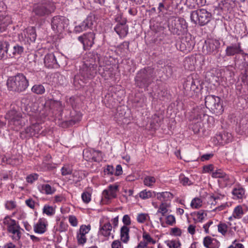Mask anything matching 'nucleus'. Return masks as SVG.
<instances>
[{"mask_svg": "<svg viewBox=\"0 0 248 248\" xmlns=\"http://www.w3.org/2000/svg\"><path fill=\"white\" fill-rule=\"evenodd\" d=\"M205 104L207 108L217 115L221 114L224 111L222 102L218 96L207 95L205 98Z\"/></svg>", "mask_w": 248, "mask_h": 248, "instance_id": "6", "label": "nucleus"}, {"mask_svg": "<svg viewBox=\"0 0 248 248\" xmlns=\"http://www.w3.org/2000/svg\"><path fill=\"white\" fill-rule=\"evenodd\" d=\"M91 229V226L90 225H81L80 227V229L79 230V233L86 235L88 232L90 231Z\"/></svg>", "mask_w": 248, "mask_h": 248, "instance_id": "58", "label": "nucleus"}, {"mask_svg": "<svg viewBox=\"0 0 248 248\" xmlns=\"http://www.w3.org/2000/svg\"><path fill=\"white\" fill-rule=\"evenodd\" d=\"M42 189L46 195H51L56 191V189L49 184L43 185L42 186Z\"/></svg>", "mask_w": 248, "mask_h": 248, "instance_id": "46", "label": "nucleus"}, {"mask_svg": "<svg viewBox=\"0 0 248 248\" xmlns=\"http://www.w3.org/2000/svg\"><path fill=\"white\" fill-rule=\"evenodd\" d=\"M9 119V123L11 125H14V128H19L22 125V115L15 110H11L7 114Z\"/></svg>", "mask_w": 248, "mask_h": 248, "instance_id": "13", "label": "nucleus"}, {"mask_svg": "<svg viewBox=\"0 0 248 248\" xmlns=\"http://www.w3.org/2000/svg\"><path fill=\"white\" fill-rule=\"evenodd\" d=\"M205 3V0H186V4L192 8H196V6L204 5Z\"/></svg>", "mask_w": 248, "mask_h": 248, "instance_id": "36", "label": "nucleus"}, {"mask_svg": "<svg viewBox=\"0 0 248 248\" xmlns=\"http://www.w3.org/2000/svg\"><path fill=\"white\" fill-rule=\"evenodd\" d=\"M215 138L218 143L223 144L231 141L232 140V136L231 134L227 132L220 133L216 135Z\"/></svg>", "mask_w": 248, "mask_h": 248, "instance_id": "26", "label": "nucleus"}, {"mask_svg": "<svg viewBox=\"0 0 248 248\" xmlns=\"http://www.w3.org/2000/svg\"><path fill=\"white\" fill-rule=\"evenodd\" d=\"M7 85L10 91L21 92L28 88L29 81L23 74H18L8 79Z\"/></svg>", "mask_w": 248, "mask_h": 248, "instance_id": "1", "label": "nucleus"}, {"mask_svg": "<svg viewBox=\"0 0 248 248\" xmlns=\"http://www.w3.org/2000/svg\"><path fill=\"white\" fill-rule=\"evenodd\" d=\"M44 64L48 68H57L59 65L53 53L47 54L44 58Z\"/></svg>", "mask_w": 248, "mask_h": 248, "instance_id": "20", "label": "nucleus"}, {"mask_svg": "<svg viewBox=\"0 0 248 248\" xmlns=\"http://www.w3.org/2000/svg\"><path fill=\"white\" fill-rule=\"evenodd\" d=\"M217 227L218 232L222 235H225L228 230V226L227 224L225 223H220L217 225Z\"/></svg>", "mask_w": 248, "mask_h": 248, "instance_id": "52", "label": "nucleus"}, {"mask_svg": "<svg viewBox=\"0 0 248 248\" xmlns=\"http://www.w3.org/2000/svg\"><path fill=\"white\" fill-rule=\"evenodd\" d=\"M180 182L184 186H190L195 183V180L193 176L190 175V177H186L183 174H180L179 176Z\"/></svg>", "mask_w": 248, "mask_h": 248, "instance_id": "30", "label": "nucleus"}, {"mask_svg": "<svg viewBox=\"0 0 248 248\" xmlns=\"http://www.w3.org/2000/svg\"><path fill=\"white\" fill-rule=\"evenodd\" d=\"M38 105L37 103H33L31 106L26 107V111L28 115L31 116L35 117L38 113Z\"/></svg>", "mask_w": 248, "mask_h": 248, "instance_id": "34", "label": "nucleus"}, {"mask_svg": "<svg viewBox=\"0 0 248 248\" xmlns=\"http://www.w3.org/2000/svg\"><path fill=\"white\" fill-rule=\"evenodd\" d=\"M118 187L119 186L116 184L109 185L107 189L103 190L102 198L107 200L115 198L119 191Z\"/></svg>", "mask_w": 248, "mask_h": 248, "instance_id": "16", "label": "nucleus"}, {"mask_svg": "<svg viewBox=\"0 0 248 248\" xmlns=\"http://www.w3.org/2000/svg\"><path fill=\"white\" fill-rule=\"evenodd\" d=\"M196 216L197 217V220L198 221L202 222L205 217L206 216V214L204 212V211L200 210L197 212V213L196 214Z\"/></svg>", "mask_w": 248, "mask_h": 248, "instance_id": "57", "label": "nucleus"}, {"mask_svg": "<svg viewBox=\"0 0 248 248\" xmlns=\"http://www.w3.org/2000/svg\"><path fill=\"white\" fill-rule=\"evenodd\" d=\"M196 113V111L194 112ZM208 115L206 114L202 109L196 111V113L193 116V120L197 121V123L202 122L208 118Z\"/></svg>", "mask_w": 248, "mask_h": 248, "instance_id": "33", "label": "nucleus"}, {"mask_svg": "<svg viewBox=\"0 0 248 248\" xmlns=\"http://www.w3.org/2000/svg\"><path fill=\"white\" fill-rule=\"evenodd\" d=\"M193 47L192 41L187 37L183 39L179 44V50L184 53L189 52Z\"/></svg>", "mask_w": 248, "mask_h": 248, "instance_id": "23", "label": "nucleus"}, {"mask_svg": "<svg viewBox=\"0 0 248 248\" xmlns=\"http://www.w3.org/2000/svg\"><path fill=\"white\" fill-rule=\"evenodd\" d=\"M168 27L171 33L180 35L186 31L187 25L184 18L171 16L169 18Z\"/></svg>", "mask_w": 248, "mask_h": 248, "instance_id": "4", "label": "nucleus"}, {"mask_svg": "<svg viewBox=\"0 0 248 248\" xmlns=\"http://www.w3.org/2000/svg\"><path fill=\"white\" fill-rule=\"evenodd\" d=\"M199 86L200 82L198 79L189 77L184 84L185 93L187 96H193L200 91Z\"/></svg>", "mask_w": 248, "mask_h": 248, "instance_id": "8", "label": "nucleus"}, {"mask_svg": "<svg viewBox=\"0 0 248 248\" xmlns=\"http://www.w3.org/2000/svg\"><path fill=\"white\" fill-rule=\"evenodd\" d=\"M220 46V43L219 40L209 39L205 41L203 51L206 54L216 55L218 52Z\"/></svg>", "mask_w": 248, "mask_h": 248, "instance_id": "12", "label": "nucleus"}, {"mask_svg": "<svg viewBox=\"0 0 248 248\" xmlns=\"http://www.w3.org/2000/svg\"><path fill=\"white\" fill-rule=\"evenodd\" d=\"M54 6L52 3L44 0L34 6L33 12L39 16L48 15L54 11Z\"/></svg>", "mask_w": 248, "mask_h": 248, "instance_id": "7", "label": "nucleus"}, {"mask_svg": "<svg viewBox=\"0 0 248 248\" xmlns=\"http://www.w3.org/2000/svg\"><path fill=\"white\" fill-rule=\"evenodd\" d=\"M212 14L205 9H199L191 12L190 18L195 24L201 26L207 24L211 19Z\"/></svg>", "mask_w": 248, "mask_h": 248, "instance_id": "5", "label": "nucleus"}, {"mask_svg": "<svg viewBox=\"0 0 248 248\" xmlns=\"http://www.w3.org/2000/svg\"><path fill=\"white\" fill-rule=\"evenodd\" d=\"M31 91L37 94H42L45 92V88L42 84H35L32 87Z\"/></svg>", "mask_w": 248, "mask_h": 248, "instance_id": "43", "label": "nucleus"}, {"mask_svg": "<svg viewBox=\"0 0 248 248\" xmlns=\"http://www.w3.org/2000/svg\"><path fill=\"white\" fill-rule=\"evenodd\" d=\"M23 46L18 44L10 45L8 43V46L7 48V55L10 57H14L21 55L24 51Z\"/></svg>", "mask_w": 248, "mask_h": 248, "instance_id": "19", "label": "nucleus"}, {"mask_svg": "<svg viewBox=\"0 0 248 248\" xmlns=\"http://www.w3.org/2000/svg\"><path fill=\"white\" fill-rule=\"evenodd\" d=\"M203 244L206 248H218L220 246V243L218 240L209 236L204 238Z\"/></svg>", "mask_w": 248, "mask_h": 248, "instance_id": "24", "label": "nucleus"}, {"mask_svg": "<svg viewBox=\"0 0 248 248\" xmlns=\"http://www.w3.org/2000/svg\"><path fill=\"white\" fill-rule=\"evenodd\" d=\"M155 196V193L151 190H144L139 193V197L143 199H148Z\"/></svg>", "mask_w": 248, "mask_h": 248, "instance_id": "39", "label": "nucleus"}, {"mask_svg": "<svg viewBox=\"0 0 248 248\" xmlns=\"http://www.w3.org/2000/svg\"><path fill=\"white\" fill-rule=\"evenodd\" d=\"M81 198L84 203H88L91 201V194L87 191H84L81 195Z\"/></svg>", "mask_w": 248, "mask_h": 248, "instance_id": "53", "label": "nucleus"}, {"mask_svg": "<svg viewBox=\"0 0 248 248\" xmlns=\"http://www.w3.org/2000/svg\"><path fill=\"white\" fill-rule=\"evenodd\" d=\"M243 51L241 43L237 42L234 44H232L227 46L225 50V54L227 56H232L236 54H241Z\"/></svg>", "mask_w": 248, "mask_h": 248, "instance_id": "18", "label": "nucleus"}, {"mask_svg": "<svg viewBox=\"0 0 248 248\" xmlns=\"http://www.w3.org/2000/svg\"><path fill=\"white\" fill-rule=\"evenodd\" d=\"M5 207L7 210H13L16 207V202L13 200L7 201L5 203Z\"/></svg>", "mask_w": 248, "mask_h": 248, "instance_id": "50", "label": "nucleus"}, {"mask_svg": "<svg viewBox=\"0 0 248 248\" xmlns=\"http://www.w3.org/2000/svg\"><path fill=\"white\" fill-rule=\"evenodd\" d=\"M228 248H244L243 245L236 240L233 241Z\"/></svg>", "mask_w": 248, "mask_h": 248, "instance_id": "63", "label": "nucleus"}, {"mask_svg": "<svg viewBox=\"0 0 248 248\" xmlns=\"http://www.w3.org/2000/svg\"><path fill=\"white\" fill-rule=\"evenodd\" d=\"M77 238L79 245H83L87 241L85 235L81 234L79 232H78Z\"/></svg>", "mask_w": 248, "mask_h": 248, "instance_id": "55", "label": "nucleus"}, {"mask_svg": "<svg viewBox=\"0 0 248 248\" xmlns=\"http://www.w3.org/2000/svg\"><path fill=\"white\" fill-rule=\"evenodd\" d=\"M68 24V20L64 16H57L51 20V27L56 33H61Z\"/></svg>", "mask_w": 248, "mask_h": 248, "instance_id": "11", "label": "nucleus"}, {"mask_svg": "<svg viewBox=\"0 0 248 248\" xmlns=\"http://www.w3.org/2000/svg\"><path fill=\"white\" fill-rule=\"evenodd\" d=\"M122 221L124 224L123 225H125L126 226H129L131 224V220L129 215H125L124 216Z\"/></svg>", "mask_w": 248, "mask_h": 248, "instance_id": "60", "label": "nucleus"}, {"mask_svg": "<svg viewBox=\"0 0 248 248\" xmlns=\"http://www.w3.org/2000/svg\"><path fill=\"white\" fill-rule=\"evenodd\" d=\"M38 175L36 173L30 174L26 178V180L28 183H32L34 181L37 180Z\"/></svg>", "mask_w": 248, "mask_h": 248, "instance_id": "61", "label": "nucleus"}, {"mask_svg": "<svg viewBox=\"0 0 248 248\" xmlns=\"http://www.w3.org/2000/svg\"><path fill=\"white\" fill-rule=\"evenodd\" d=\"M25 37L29 38L32 42H34L36 38V31L34 28L30 27L24 31Z\"/></svg>", "mask_w": 248, "mask_h": 248, "instance_id": "32", "label": "nucleus"}, {"mask_svg": "<svg viewBox=\"0 0 248 248\" xmlns=\"http://www.w3.org/2000/svg\"><path fill=\"white\" fill-rule=\"evenodd\" d=\"M232 193L233 196V199H242L245 196V190L243 187L237 186L233 188Z\"/></svg>", "mask_w": 248, "mask_h": 248, "instance_id": "29", "label": "nucleus"}, {"mask_svg": "<svg viewBox=\"0 0 248 248\" xmlns=\"http://www.w3.org/2000/svg\"><path fill=\"white\" fill-rule=\"evenodd\" d=\"M169 205L164 202H162L158 207L156 215L161 214L162 216H165L168 211Z\"/></svg>", "mask_w": 248, "mask_h": 248, "instance_id": "38", "label": "nucleus"}, {"mask_svg": "<svg viewBox=\"0 0 248 248\" xmlns=\"http://www.w3.org/2000/svg\"><path fill=\"white\" fill-rule=\"evenodd\" d=\"M46 105L48 106L51 109L61 111L62 109V103L61 101L49 99L46 102Z\"/></svg>", "mask_w": 248, "mask_h": 248, "instance_id": "28", "label": "nucleus"}, {"mask_svg": "<svg viewBox=\"0 0 248 248\" xmlns=\"http://www.w3.org/2000/svg\"><path fill=\"white\" fill-rule=\"evenodd\" d=\"M43 213L47 216L52 217L55 214V208L49 205L45 204L43 208Z\"/></svg>", "mask_w": 248, "mask_h": 248, "instance_id": "40", "label": "nucleus"}, {"mask_svg": "<svg viewBox=\"0 0 248 248\" xmlns=\"http://www.w3.org/2000/svg\"><path fill=\"white\" fill-rule=\"evenodd\" d=\"M115 20L117 22L114 28L116 32L121 37H125L128 32V26L126 24L127 20L121 14L117 15Z\"/></svg>", "mask_w": 248, "mask_h": 248, "instance_id": "10", "label": "nucleus"}, {"mask_svg": "<svg viewBox=\"0 0 248 248\" xmlns=\"http://www.w3.org/2000/svg\"><path fill=\"white\" fill-rule=\"evenodd\" d=\"M10 16L2 14L0 16V31H4L6 27L11 23Z\"/></svg>", "mask_w": 248, "mask_h": 248, "instance_id": "27", "label": "nucleus"}, {"mask_svg": "<svg viewBox=\"0 0 248 248\" xmlns=\"http://www.w3.org/2000/svg\"><path fill=\"white\" fill-rule=\"evenodd\" d=\"M155 76L154 69L150 67L141 70L136 76L135 81L140 88H147Z\"/></svg>", "mask_w": 248, "mask_h": 248, "instance_id": "3", "label": "nucleus"}, {"mask_svg": "<svg viewBox=\"0 0 248 248\" xmlns=\"http://www.w3.org/2000/svg\"><path fill=\"white\" fill-rule=\"evenodd\" d=\"M112 230V226L110 222L108 221L104 223H100L98 232L99 239L102 241H108L110 238L113 239L114 235Z\"/></svg>", "mask_w": 248, "mask_h": 248, "instance_id": "9", "label": "nucleus"}, {"mask_svg": "<svg viewBox=\"0 0 248 248\" xmlns=\"http://www.w3.org/2000/svg\"><path fill=\"white\" fill-rule=\"evenodd\" d=\"M232 213L233 214V217L236 219L241 218L244 214L243 208L241 205H237L234 208Z\"/></svg>", "mask_w": 248, "mask_h": 248, "instance_id": "42", "label": "nucleus"}, {"mask_svg": "<svg viewBox=\"0 0 248 248\" xmlns=\"http://www.w3.org/2000/svg\"><path fill=\"white\" fill-rule=\"evenodd\" d=\"M100 60L99 61V67L97 70V64L90 63L89 64L85 63L83 64L79 70V74L85 79H91L93 78L97 74V71L99 74L103 76V71H107L108 69L106 66H103L100 63Z\"/></svg>", "mask_w": 248, "mask_h": 248, "instance_id": "2", "label": "nucleus"}, {"mask_svg": "<svg viewBox=\"0 0 248 248\" xmlns=\"http://www.w3.org/2000/svg\"><path fill=\"white\" fill-rule=\"evenodd\" d=\"M47 223L45 218H40L38 222L34 225L33 230L35 233L43 234L46 231Z\"/></svg>", "mask_w": 248, "mask_h": 248, "instance_id": "22", "label": "nucleus"}, {"mask_svg": "<svg viewBox=\"0 0 248 248\" xmlns=\"http://www.w3.org/2000/svg\"><path fill=\"white\" fill-rule=\"evenodd\" d=\"M94 18L92 16H88L82 23L75 27L74 31L76 33H80L91 28L93 25Z\"/></svg>", "mask_w": 248, "mask_h": 248, "instance_id": "17", "label": "nucleus"}, {"mask_svg": "<svg viewBox=\"0 0 248 248\" xmlns=\"http://www.w3.org/2000/svg\"><path fill=\"white\" fill-rule=\"evenodd\" d=\"M149 219L150 216L148 214L140 213L137 216V220L140 223H144Z\"/></svg>", "mask_w": 248, "mask_h": 248, "instance_id": "44", "label": "nucleus"}, {"mask_svg": "<svg viewBox=\"0 0 248 248\" xmlns=\"http://www.w3.org/2000/svg\"><path fill=\"white\" fill-rule=\"evenodd\" d=\"M190 205L193 208H199L202 205V201L199 198H195L192 200Z\"/></svg>", "mask_w": 248, "mask_h": 248, "instance_id": "48", "label": "nucleus"}, {"mask_svg": "<svg viewBox=\"0 0 248 248\" xmlns=\"http://www.w3.org/2000/svg\"><path fill=\"white\" fill-rule=\"evenodd\" d=\"M165 220L166 223L170 226L173 225L176 222L175 218L174 216L172 215L166 216Z\"/></svg>", "mask_w": 248, "mask_h": 248, "instance_id": "54", "label": "nucleus"}, {"mask_svg": "<svg viewBox=\"0 0 248 248\" xmlns=\"http://www.w3.org/2000/svg\"><path fill=\"white\" fill-rule=\"evenodd\" d=\"M19 227L17 225L16 227H15L11 230L8 231L9 232H10L13 234V238L14 239L18 240L21 237V232L19 230Z\"/></svg>", "mask_w": 248, "mask_h": 248, "instance_id": "45", "label": "nucleus"}, {"mask_svg": "<svg viewBox=\"0 0 248 248\" xmlns=\"http://www.w3.org/2000/svg\"><path fill=\"white\" fill-rule=\"evenodd\" d=\"M8 43L6 41H0V60L4 58L5 54H7V48Z\"/></svg>", "mask_w": 248, "mask_h": 248, "instance_id": "41", "label": "nucleus"}, {"mask_svg": "<svg viewBox=\"0 0 248 248\" xmlns=\"http://www.w3.org/2000/svg\"><path fill=\"white\" fill-rule=\"evenodd\" d=\"M130 228L125 225H123L120 230V238L121 241L127 244L130 240Z\"/></svg>", "mask_w": 248, "mask_h": 248, "instance_id": "25", "label": "nucleus"}, {"mask_svg": "<svg viewBox=\"0 0 248 248\" xmlns=\"http://www.w3.org/2000/svg\"><path fill=\"white\" fill-rule=\"evenodd\" d=\"M61 172L62 175H67L72 173V169L70 166L65 165L61 169Z\"/></svg>", "mask_w": 248, "mask_h": 248, "instance_id": "56", "label": "nucleus"}, {"mask_svg": "<svg viewBox=\"0 0 248 248\" xmlns=\"http://www.w3.org/2000/svg\"><path fill=\"white\" fill-rule=\"evenodd\" d=\"M41 129L40 124H32L26 127L24 131L20 133V137L22 139H24L35 136L40 132Z\"/></svg>", "mask_w": 248, "mask_h": 248, "instance_id": "14", "label": "nucleus"}, {"mask_svg": "<svg viewBox=\"0 0 248 248\" xmlns=\"http://www.w3.org/2000/svg\"><path fill=\"white\" fill-rule=\"evenodd\" d=\"M165 243L169 248H178L181 246L180 242L177 240H168Z\"/></svg>", "mask_w": 248, "mask_h": 248, "instance_id": "47", "label": "nucleus"}, {"mask_svg": "<svg viewBox=\"0 0 248 248\" xmlns=\"http://www.w3.org/2000/svg\"><path fill=\"white\" fill-rule=\"evenodd\" d=\"M155 182V178L153 176H147L143 180L144 184L149 187L152 186Z\"/></svg>", "mask_w": 248, "mask_h": 248, "instance_id": "49", "label": "nucleus"}, {"mask_svg": "<svg viewBox=\"0 0 248 248\" xmlns=\"http://www.w3.org/2000/svg\"><path fill=\"white\" fill-rule=\"evenodd\" d=\"M111 248H123L121 242L119 240H115L111 245Z\"/></svg>", "mask_w": 248, "mask_h": 248, "instance_id": "64", "label": "nucleus"}, {"mask_svg": "<svg viewBox=\"0 0 248 248\" xmlns=\"http://www.w3.org/2000/svg\"><path fill=\"white\" fill-rule=\"evenodd\" d=\"M220 200V197L218 195H212L208 198V202L211 205H216Z\"/></svg>", "mask_w": 248, "mask_h": 248, "instance_id": "51", "label": "nucleus"}, {"mask_svg": "<svg viewBox=\"0 0 248 248\" xmlns=\"http://www.w3.org/2000/svg\"><path fill=\"white\" fill-rule=\"evenodd\" d=\"M3 224L4 227L7 228L8 231L15 227H16L17 225L16 224V221L14 219H11L8 216L6 217L3 219Z\"/></svg>", "mask_w": 248, "mask_h": 248, "instance_id": "31", "label": "nucleus"}, {"mask_svg": "<svg viewBox=\"0 0 248 248\" xmlns=\"http://www.w3.org/2000/svg\"><path fill=\"white\" fill-rule=\"evenodd\" d=\"M212 176L213 178L222 179L226 182H227L229 179L228 175L220 169L217 170L213 172Z\"/></svg>", "mask_w": 248, "mask_h": 248, "instance_id": "35", "label": "nucleus"}, {"mask_svg": "<svg viewBox=\"0 0 248 248\" xmlns=\"http://www.w3.org/2000/svg\"><path fill=\"white\" fill-rule=\"evenodd\" d=\"M68 220L70 224L73 227H76L78 226V221L77 217L73 215L69 216Z\"/></svg>", "mask_w": 248, "mask_h": 248, "instance_id": "59", "label": "nucleus"}, {"mask_svg": "<svg viewBox=\"0 0 248 248\" xmlns=\"http://www.w3.org/2000/svg\"><path fill=\"white\" fill-rule=\"evenodd\" d=\"M157 198L163 202L168 201L173 198V195L170 192L167 191L158 193Z\"/></svg>", "mask_w": 248, "mask_h": 248, "instance_id": "37", "label": "nucleus"}, {"mask_svg": "<svg viewBox=\"0 0 248 248\" xmlns=\"http://www.w3.org/2000/svg\"><path fill=\"white\" fill-rule=\"evenodd\" d=\"M169 6L166 4L165 0H164L162 2H160L158 5V10L159 12H163L164 10H167Z\"/></svg>", "mask_w": 248, "mask_h": 248, "instance_id": "62", "label": "nucleus"}, {"mask_svg": "<svg viewBox=\"0 0 248 248\" xmlns=\"http://www.w3.org/2000/svg\"><path fill=\"white\" fill-rule=\"evenodd\" d=\"M155 240L147 232L144 231L142 234V240L139 244V248H145L149 244H155Z\"/></svg>", "mask_w": 248, "mask_h": 248, "instance_id": "21", "label": "nucleus"}, {"mask_svg": "<svg viewBox=\"0 0 248 248\" xmlns=\"http://www.w3.org/2000/svg\"><path fill=\"white\" fill-rule=\"evenodd\" d=\"M95 34L94 33L90 32L83 35L79 36L78 40L83 45L85 49H89L94 44Z\"/></svg>", "mask_w": 248, "mask_h": 248, "instance_id": "15", "label": "nucleus"}]
</instances>
